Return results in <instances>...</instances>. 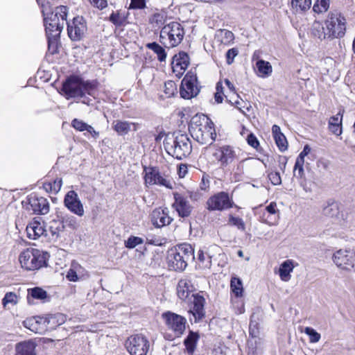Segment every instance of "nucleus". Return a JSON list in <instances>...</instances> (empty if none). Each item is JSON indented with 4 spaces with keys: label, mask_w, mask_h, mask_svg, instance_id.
Masks as SVG:
<instances>
[{
    "label": "nucleus",
    "mask_w": 355,
    "mask_h": 355,
    "mask_svg": "<svg viewBox=\"0 0 355 355\" xmlns=\"http://www.w3.org/2000/svg\"><path fill=\"white\" fill-rule=\"evenodd\" d=\"M145 171L144 180L146 184L164 186L168 189L173 188L171 180L166 176H163L157 167L145 168Z\"/></svg>",
    "instance_id": "15"
},
{
    "label": "nucleus",
    "mask_w": 355,
    "mask_h": 355,
    "mask_svg": "<svg viewBox=\"0 0 355 355\" xmlns=\"http://www.w3.org/2000/svg\"><path fill=\"white\" fill-rule=\"evenodd\" d=\"M191 144L189 137L184 134H178L170 148L172 156L178 159L186 157L191 152Z\"/></svg>",
    "instance_id": "8"
},
{
    "label": "nucleus",
    "mask_w": 355,
    "mask_h": 355,
    "mask_svg": "<svg viewBox=\"0 0 355 355\" xmlns=\"http://www.w3.org/2000/svg\"><path fill=\"white\" fill-rule=\"evenodd\" d=\"M343 114L339 112L336 115L331 116L329 121V130L336 136L342 134Z\"/></svg>",
    "instance_id": "29"
},
{
    "label": "nucleus",
    "mask_w": 355,
    "mask_h": 355,
    "mask_svg": "<svg viewBox=\"0 0 355 355\" xmlns=\"http://www.w3.org/2000/svg\"><path fill=\"white\" fill-rule=\"evenodd\" d=\"M25 209L34 214L44 215L49 211V203L44 197L31 195L27 198Z\"/></svg>",
    "instance_id": "12"
},
{
    "label": "nucleus",
    "mask_w": 355,
    "mask_h": 355,
    "mask_svg": "<svg viewBox=\"0 0 355 355\" xmlns=\"http://www.w3.org/2000/svg\"><path fill=\"white\" fill-rule=\"evenodd\" d=\"M49 257L47 252L35 248H27L20 254L19 260L25 270H35L46 266Z\"/></svg>",
    "instance_id": "2"
},
{
    "label": "nucleus",
    "mask_w": 355,
    "mask_h": 355,
    "mask_svg": "<svg viewBox=\"0 0 355 355\" xmlns=\"http://www.w3.org/2000/svg\"><path fill=\"white\" fill-rule=\"evenodd\" d=\"M17 353L15 355H35L33 352L34 347L28 343H19L16 347Z\"/></svg>",
    "instance_id": "43"
},
{
    "label": "nucleus",
    "mask_w": 355,
    "mask_h": 355,
    "mask_svg": "<svg viewBox=\"0 0 355 355\" xmlns=\"http://www.w3.org/2000/svg\"><path fill=\"white\" fill-rule=\"evenodd\" d=\"M272 132L275 139V143L282 152L287 150L288 142L284 135L281 132L279 126L273 125L272 127Z\"/></svg>",
    "instance_id": "27"
},
{
    "label": "nucleus",
    "mask_w": 355,
    "mask_h": 355,
    "mask_svg": "<svg viewBox=\"0 0 355 355\" xmlns=\"http://www.w3.org/2000/svg\"><path fill=\"white\" fill-rule=\"evenodd\" d=\"M67 33L71 40H80L87 31V24L82 16L75 17L71 22L67 21Z\"/></svg>",
    "instance_id": "13"
},
{
    "label": "nucleus",
    "mask_w": 355,
    "mask_h": 355,
    "mask_svg": "<svg viewBox=\"0 0 355 355\" xmlns=\"http://www.w3.org/2000/svg\"><path fill=\"white\" fill-rule=\"evenodd\" d=\"M47 324L46 330H53L65 322V315L62 313H55L47 315Z\"/></svg>",
    "instance_id": "31"
},
{
    "label": "nucleus",
    "mask_w": 355,
    "mask_h": 355,
    "mask_svg": "<svg viewBox=\"0 0 355 355\" xmlns=\"http://www.w3.org/2000/svg\"><path fill=\"white\" fill-rule=\"evenodd\" d=\"M239 51L236 48L229 49L226 53V62L228 64L234 62V58L238 55Z\"/></svg>",
    "instance_id": "56"
},
{
    "label": "nucleus",
    "mask_w": 355,
    "mask_h": 355,
    "mask_svg": "<svg viewBox=\"0 0 355 355\" xmlns=\"http://www.w3.org/2000/svg\"><path fill=\"white\" fill-rule=\"evenodd\" d=\"M93 85L89 81H84L78 76L68 77L62 84V91L67 98H82L85 94H90Z\"/></svg>",
    "instance_id": "3"
},
{
    "label": "nucleus",
    "mask_w": 355,
    "mask_h": 355,
    "mask_svg": "<svg viewBox=\"0 0 355 355\" xmlns=\"http://www.w3.org/2000/svg\"><path fill=\"white\" fill-rule=\"evenodd\" d=\"M198 259L200 262H201L202 264H204L205 267L209 268L211 266V257L210 256H206L205 255V253L202 250H199L198 252Z\"/></svg>",
    "instance_id": "51"
},
{
    "label": "nucleus",
    "mask_w": 355,
    "mask_h": 355,
    "mask_svg": "<svg viewBox=\"0 0 355 355\" xmlns=\"http://www.w3.org/2000/svg\"><path fill=\"white\" fill-rule=\"evenodd\" d=\"M184 31L182 26L176 21L164 25L161 29L159 42L164 47L170 49L177 46L183 40Z\"/></svg>",
    "instance_id": "4"
},
{
    "label": "nucleus",
    "mask_w": 355,
    "mask_h": 355,
    "mask_svg": "<svg viewBox=\"0 0 355 355\" xmlns=\"http://www.w3.org/2000/svg\"><path fill=\"white\" fill-rule=\"evenodd\" d=\"M212 156L222 167H226L237 159L236 153L233 147L228 145L215 148Z\"/></svg>",
    "instance_id": "14"
},
{
    "label": "nucleus",
    "mask_w": 355,
    "mask_h": 355,
    "mask_svg": "<svg viewBox=\"0 0 355 355\" xmlns=\"http://www.w3.org/2000/svg\"><path fill=\"white\" fill-rule=\"evenodd\" d=\"M304 333L309 336L310 343H318L321 338L320 334L311 327H305Z\"/></svg>",
    "instance_id": "47"
},
{
    "label": "nucleus",
    "mask_w": 355,
    "mask_h": 355,
    "mask_svg": "<svg viewBox=\"0 0 355 355\" xmlns=\"http://www.w3.org/2000/svg\"><path fill=\"white\" fill-rule=\"evenodd\" d=\"M30 297L33 299L40 300L44 301L47 298H49V295L47 292L40 287H34L32 288L28 289V296L27 300L29 304H31Z\"/></svg>",
    "instance_id": "36"
},
{
    "label": "nucleus",
    "mask_w": 355,
    "mask_h": 355,
    "mask_svg": "<svg viewBox=\"0 0 355 355\" xmlns=\"http://www.w3.org/2000/svg\"><path fill=\"white\" fill-rule=\"evenodd\" d=\"M189 64V58L187 53L180 52L174 55L172 61L173 72L182 75Z\"/></svg>",
    "instance_id": "23"
},
{
    "label": "nucleus",
    "mask_w": 355,
    "mask_h": 355,
    "mask_svg": "<svg viewBox=\"0 0 355 355\" xmlns=\"http://www.w3.org/2000/svg\"><path fill=\"white\" fill-rule=\"evenodd\" d=\"M193 289V286L190 279H180L177 286L178 296L180 300H184L189 297Z\"/></svg>",
    "instance_id": "25"
},
{
    "label": "nucleus",
    "mask_w": 355,
    "mask_h": 355,
    "mask_svg": "<svg viewBox=\"0 0 355 355\" xmlns=\"http://www.w3.org/2000/svg\"><path fill=\"white\" fill-rule=\"evenodd\" d=\"M220 36L222 37V42L223 43H230V42L233 41L234 39V34L232 31L228 30H220L219 31Z\"/></svg>",
    "instance_id": "53"
},
{
    "label": "nucleus",
    "mask_w": 355,
    "mask_h": 355,
    "mask_svg": "<svg viewBox=\"0 0 355 355\" xmlns=\"http://www.w3.org/2000/svg\"><path fill=\"white\" fill-rule=\"evenodd\" d=\"M200 89L197 86V76L192 71L188 72L182 79L180 89L181 97L190 99L198 95Z\"/></svg>",
    "instance_id": "9"
},
{
    "label": "nucleus",
    "mask_w": 355,
    "mask_h": 355,
    "mask_svg": "<svg viewBox=\"0 0 355 355\" xmlns=\"http://www.w3.org/2000/svg\"><path fill=\"white\" fill-rule=\"evenodd\" d=\"M62 179L60 178H57L53 181V182L52 183V187L54 193H58L62 187Z\"/></svg>",
    "instance_id": "62"
},
{
    "label": "nucleus",
    "mask_w": 355,
    "mask_h": 355,
    "mask_svg": "<svg viewBox=\"0 0 355 355\" xmlns=\"http://www.w3.org/2000/svg\"><path fill=\"white\" fill-rule=\"evenodd\" d=\"M176 91V85L172 80H168L164 84V93L168 97L173 96Z\"/></svg>",
    "instance_id": "50"
},
{
    "label": "nucleus",
    "mask_w": 355,
    "mask_h": 355,
    "mask_svg": "<svg viewBox=\"0 0 355 355\" xmlns=\"http://www.w3.org/2000/svg\"><path fill=\"white\" fill-rule=\"evenodd\" d=\"M328 39L343 37L346 31V19L338 12H331L325 20Z\"/></svg>",
    "instance_id": "6"
},
{
    "label": "nucleus",
    "mask_w": 355,
    "mask_h": 355,
    "mask_svg": "<svg viewBox=\"0 0 355 355\" xmlns=\"http://www.w3.org/2000/svg\"><path fill=\"white\" fill-rule=\"evenodd\" d=\"M64 205L73 214L80 217L84 216L83 205L75 191L71 190L67 193L64 198Z\"/></svg>",
    "instance_id": "17"
},
{
    "label": "nucleus",
    "mask_w": 355,
    "mask_h": 355,
    "mask_svg": "<svg viewBox=\"0 0 355 355\" xmlns=\"http://www.w3.org/2000/svg\"><path fill=\"white\" fill-rule=\"evenodd\" d=\"M174 202L173 208L178 212L180 218H188L191 216L193 207L186 197L178 193H173Z\"/></svg>",
    "instance_id": "16"
},
{
    "label": "nucleus",
    "mask_w": 355,
    "mask_h": 355,
    "mask_svg": "<svg viewBox=\"0 0 355 355\" xmlns=\"http://www.w3.org/2000/svg\"><path fill=\"white\" fill-rule=\"evenodd\" d=\"M162 318L165 320L168 328L171 329L176 336H180L183 334L187 323V320L184 317L168 311L162 314Z\"/></svg>",
    "instance_id": "11"
},
{
    "label": "nucleus",
    "mask_w": 355,
    "mask_h": 355,
    "mask_svg": "<svg viewBox=\"0 0 355 355\" xmlns=\"http://www.w3.org/2000/svg\"><path fill=\"white\" fill-rule=\"evenodd\" d=\"M268 177L273 185H279L282 183L280 174L277 171L270 172L268 173Z\"/></svg>",
    "instance_id": "55"
},
{
    "label": "nucleus",
    "mask_w": 355,
    "mask_h": 355,
    "mask_svg": "<svg viewBox=\"0 0 355 355\" xmlns=\"http://www.w3.org/2000/svg\"><path fill=\"white\" fill-rule=\"evenodd\" d=\"M150 218L153 225L158 228L168 225L173 221V218L168 216L167 209L164 210L161 208L154 209Z\"/></svg>",
    "instance_id": "20"
},
{
    "label": "nucleus",
    "mask_w": 355,
    "mask_h": 355,
    "mask_svg": "<svg viewBox=\"0 0 355 355\" xmlns=\"http://www.w3.org/2000/svg\"><path fill=\"white\" fill-rule=\"evenodd\" d=\"M147 0H131L129 8L130 9H144L146 7Z\"/></svg>",
    "instance_id": "57"
},
{
    "label": "nucleus",
    "mask_w": 355,
    "mask_h": 355,
    "mask_svg": "<svg viewBox=\"0 0 355 355\" xmlns=\"http://www.w3.org/2000/svg\"><path fill=\"white\" fill-rule=\"evenodd\" d=\"M37 319L35 318V316L31 318L26 319L23 322L24 326L33 331L41 334V331H43V328L37 327Z\"/></svg>",
    "instance_id": "44"
},
{
    "label": "nucleus",
    "mask_w": 355,
    "mask_h": 355,
    "mask_svg": "<svg viewBox=\"0 0 355 355\" xmlns=\"http://www.w3.org/2000/svg\"><path fill=\"white\" fill-rule=\"evenodd\" d=\"M303 166L304 165L297 166V165L295 164L293 169V175L297 178H302L304 176V172Z\"/></svg>",
    "instance_id": "59"
},
{
    "label": "nucleus",
    "mask_w": 355,
    "mask_h": 355,
    "mask_svg": "<svg viewBox=\"0 0 355 355\" xmlns=\"http://www.w3.org/2000/svg\"><path fill=\"white\" fill-rule=\"evenodd\" d=\"M58 217L59 218L60 221L63 224L64 227L67 226L72 230H76L78 228V223L76 218L73 216L60 212L58 215Z\"/></svg>",
    "instance_id": "38"
},
{
    "label": "nucleus",
    "mask_w": 355,
    "mask_h": 355,
    "mask_svg": "<svg viewBox=\"0 0 355 355\" xmlns=\"http://www.w3.org/2000/svg\"><path fill=\"white\" fill-rule=\"evenodd\" d=\"M37 318V327L43 328V330H46V325L47 324V316H35Z\"/></svg>",
    "instance_id": "60"
},
{
    "label": "nucleus",
    "mask_w": 355,
    "mask_h": 355,
    "mask_svg": "<svg viewBox=\"0 0 355 355\" xmlns=\"http://www.w3.org/2000/svg\"><path fill=\"white\" fill-rule=\"evenodd\" d=\"M353 253L352 250H339L334 254L333 261L338 267L349 270V259Z\"/></svg>",
    "instance_id": "22"
},
{
    "label": "nucleus",
    "mask_w": 355,
    "mask_h": 355,
    "mask_svg": "<svg viewBox=\"0 0 355 355\" xmlns=\"http://www.w3.org/2000/svg\"><path fill=\"white\" fill-rule=\"evenodd\" d=\"M144 239L141 237L130 236L126 241H125V247L129 249H132L138 245L143 244Z\"/></svg>",
    "instance_id": "46"
},
{
    "label": "nucleus",
    "mask_w": 355,
    "mask_h": 355,
    "mask_svg": "<svg viewBox=\"0 0 355 355\" xmlns=\"http://www.w3.org/2000/svg\"><path fill=\"white\" fill-rule=\"evenodd\" d=\"M168 269L174 271H183L187 266V257L178 252L177 249L171 250L167 256Z\"/></svg>",
    "instance_id": "18"
},
{
    "label": "nucleus",
    "mask_w": 355,
    "mask_h": 355,
    "mask_svg": "<svg viewBox=\"0 0 355 355\" xmlns=\"http://www.w3.org/2000/svg\"><path fill=\"white\" fill-rule=\"evenodd\" d=\"M311 6V0H291V7L296 12H304Z\"/></svg>",
    "instance_id": "40"
},
{
    "label": "nucleus",
    "mask_w": 355,
    "mask_h": 355,
    "mask_svg": "<svg viewBox=\"0 0 355 355\" xmlns=\"http://www.w3.org/2000/svg\"><path fill=\"white\" fill-rule=\"evenodd\" d=\"M311 33L313 37H317L320 40H324L326 38L328 39L327 28H324L322 23L318 21H315L312 24L311 28Z\"/></svg>",
    "instance_id": "35"
},
{
    "label": "nucleus",
    "mask_w": 355,
    "mask_h": 355,
    "mask_svg": "<svg viewBox=\"0 0 355 355\" xmlns=\"http://www.w3.org/2000/svg\"><path fill=\"white\" fill-rule=\"evenodd\" d=\"M71 126L79 132L86 131V132L84 133L85 135H86L87 133H89L94 139L99 137L98 132L96 131L92 125L85 123L82 120L74 119L71 121Z\"/></svg>",
    "instance_id": "26"
},
{
    "label": "nucleus",
    "mask_w": 355,
    "mask_h": 355,
    "mask_svg": "<svg viewBox=\"0 0 355 355\" xmlns=\"http://www.w3.org/2000/svg\"><path fill=\"white\" fill-rule=\"evenodd\" d=\"M276 207L277 204L275 202H272L266 207V210L270 214H275L277 212Z\"/></svg>",
    "instance_id": "63"
},
{
    "label": "nucleus",
    "mask_w": 355,
    "mask_h": 355,
    "mask_svg": "<svg viewBox=\"0 0 355 355\" xmlns=\"http://www.w3.org/2000/svg\"><path fill=\"white\" fill-rule=\"evenodd\" d=\"M18 302V297L17 295L13 292H8L6 293L4 297L2 300V304L4 307L9 304L12 305H16Z\"/></svg>",
    "instance_id": "45"
},
{
    "label": "nucleus",
    "mask_w": 355,
    "mask_h": 355,
    "mask_svg": "<svg viewBox=\"0 0 355 355\" xmlns=\"http://www.w3.org/2000/svg\"><path fill=\"white\" fill-rule=\"evenodd\" d=\"M177 251L182 256L187 257V261L190 259H194V250L190 244L183 243L180 245L178 249H177Z\"/></svg>",
    "instance_id": "42"
},
{
    "label": "nucleus",
    "mask_w": 355,
    "mask_h": 355,
    "mask_svg": "<svg viewBox=\"0 0 355 355\" xmlns=\"http://www.w3.org/2000/svg\"><path fill=\"white\" fill-rule=\"evenodd\" d=\"M198 119L196 117L193 118L189 131L199 143L206 144L209 142L211 144L216 137L213 122L207 119L205 125L198 124Z\"/></svg>",
    "instance_id": "5"
},
{
    "label": "nucleus",
    "mask_w": 355,
    "mask_h": 355,
    "mask_svg": "<svg viewBox=\"0 0 355 355\" xmlns=\"http://www.w3.org/2000/svg\"><path fill=\"white\" fill-rule=\"evenodd\" d=\"M191 297L193 298V300L191 301L192 308L189 312L193 314L195 318V322H197L202 319L205 316V312L204 306L205 300L199 293L192 294Z\"/></svg>",
    "instance_id": "19"
},
{
    "label": "nucleus",
    "mask_w": 355,
    "mask_h": 355,
    "mask_svg": "<svg viewBox=\"0 0 355 355\" xmlns=\"http://www.w3.org/2000/svg\"><path fill=\"white\" fill-rule=\"evenodd\" d=\"M247 141L248 144L254 148H257V147L259 146V142L257 138L252 133H250L248 135Z\"/></svg>",
    "instance_id": "58"
},
{
    "label": "nucleus",
    "mask_w": 355,
    "mask_h": 355,
    "mask_svg": "<svg viewBox=\"0 0 355 355\" xmlns=\"http://www.w3.org/2000/svg\"><path fill=\"white\" fill-rule=\"evenodd\" d=\"M256 67L259 76L261 78H267L272 74V67L269 62L261 59L259 60L256 63Z\"/></svg>",
    "instance_id": "33"
},
{
    "label": "nucleus",
    "mask_w": 355,
    "mask_h": 355,
    "mask_svg": "<svg viewBox=\"0 0 355 355\" xmlns=\"http://www.w3.org/2000/svg\"><path fill=\"white\" fill-rule=\"evenodd\" d=\"M293 270V264L291 260L284 261L279 267V275L282 281L288 282L291 279L290 273Z\"/></svg>",
    "instance_id": "34"
},
{
    "label": "nucleus",
    "mask_w": 355,
    "mask_h": 355,
    "mask_svg": "<svg viewBox=\"0 0 355 355\" xmlns=\"http://www.w3.org/2000/svg\"><path fill=\"white\" fill-rule=\"evenodd\" d=\"M66 277L70 282H76L78 280V277L76 272L73 269H69L67 272Z\"/></svg>",
    "instance_id": "61"
},
{
    "label": "nucleus",
    "mask_w": 355,
    "mask_h": 355,
    "mask_svg": "<svg viewBox=\"0 0 355 355\" xmlns=\"http://www.w3.org/2000/svg\"><path fill=\"white\" fill-rule=\"evenodd\" d=\"M125 347L131 355H147L150 349L148 339L142 334H135L125 341Z\"/></svg>",
    "instance_id": "7"
},
{
    "label": "nucleus",
    "mask_w": 355,
    "mask_h": 355,
    "mask_svg": "<svg viewBox=\"0 0 355 355\" xmlns=\"http://www.w3.org/2000/svg\"><path fill=\"white\" fill-rule=\"evenodd\" d=\"M27 236L31 239H37L41 236H48V231L40 220L35 218L26 227Z\"/></svg>",
    "instance_id": "21"
},
{
    "label": "nucleus",
    "mask_w": 355,
    "mask_h": 355,
    "mask_svg": "<svg viewBox=\"0 0 355 355\" xmlns=\"http://www.w3.org/2000/svg\"><path fill=\"white\" fill-rule=\"evenodd\" d=\"M233 201L230 198L229 194L225 191L219 192L207 201V209L209 211H223L232 208Z\"/></svg>",
    "instance_id": "10"
},
{
    "label": "nucleus",
    "mask_w": 355,
    "mask_h": 355,
    "mask_svg": "<svg viewBox=\"0 0 355 355\" xmlns=\"http://www.w3.org/2000/svg\"><path fill=\"white\" fill-rule=\"evenodd\" d=\"M228 223L231 225L236 226L239 230L242 231H244L245 229L244 221L239 217H235L232 215H230L229 217Z\"/></svg>",
    "instance_id": "49"
},
{
    "label": "nucleus",
    "mask_w": 355,
    "mask_h": 355,
    "mask_svg": "<svg viewBox=\"0 0 355 355\" xmlns=\"http://www.w3.org/2000/svg\"><path fill=\"white\" fill-rule=\"evenodd\" d=\"M128 19V12L121 10L112 11L108 21L116 27H121L125 25Z\"/></svg>",
    "instance_id": "28"
},
{
    "label": "nucleus",
    "mask_w": 355,
    "mask_h": 355,
    "mask_svg": "<svg viewBox=\"0 0 355 355\" xmlns=\"http://www.w3.org/2000/svg\"><path fill=\"white\" fill-rule=\"evenodd\" d=\"M64 230V225L60 220H52L49 223V230L51 235H49V239L57 241L60 237V232Z\"/></svg>",
    "instance_id": "30"
},
{
    "label": "nucleus",
    "mask_w": 355,
    "mask_h": 355,
    "mask_svg": "<svg viewBox=\"0 0 355 355\" xmlns=\"http://www.w3.org/2000/svg\"><path fill=\"white\" fill-rule=\"evenodd\" d=\"M146 48L153 51L157 56V59L159 62H164L166 58V53L164 49L160 46L158 43L154 42L148 43L146 45Z\"/></svg>",
    "instance_id": "39"
},
{
    "label": "nucleus",
    "mask_w": 355,
    "mask_h": 355,
    "mask_svg": "<svg viewBox=\"0 0 355 355\" xmlns=\"http://www.w3.org/2000/svg\"><path fill=\"white\" fill-rule=\"evenodd\" d=\"M167 15L165 12H158L153 14L149 17V24L152 25L153 28H160L162 27L166 21Z\"/></svg>",
    "instance_id": "37"
},
{
    "label": "nucleus",
    "mask_w": 355,
    "mask_h": 355,
    "mask_svg": "<svg viewBox=\"0 0 355 355\" xmlns=\"http://www.w3.org/2000/svg\"><path fill=\"white\" fill-rule=\"evenodd\" d=\"M90 4L95 8L102 10L108 6L107 0H89Z\"/></svg>",
    "instance_id": "54"
},
{
    "label": "nucleus",
    "mask_w": 355,
    "mask_h": 355,
    "mask_svg": "<svg viewBox=\"0 0 355 355\" xmlns=\"http://www.w3.org/2000/svg\"><path fill=\"white\" fill-rule=\"evenodd\" d=\"M216 92L214 94V99L217 103H221L223 100V87L220 82L216 84Z\"/></svg>",
    "instance_id": "52"
},
{
    "label": "nucleus",
    "mask_w": 355,
    "mask_h": 355,
    "mask_svg": "<svg viewBox=\"0 0 355 355\" xmlns=\"http://www.w3.org/2000/svg\"><path fill=\"white\" fill-rule=\"evenodd\" d=\"M230 286L232 291L235 294L236 297L242 296L243 288L241 279L237 277H232Z\"/></svg>",
    "instance_id": "41"
},
{
    "label": "nucleus",
    "mask_w": 355,
    "mask_h": 355,
    "mask_svg": "<svg viewBox=\"0 0 355 355\" xmlns=\"http://www.w3.org/2000/svg\"><path fill=\"white\" fill-rule=\"evenodd\" d=\"M42 12L44 17L49 48L55 47L60 35L64 25L67 24L68 8L60 6L56 7L53 12L49 14L46 12L45 6H43Z\"/></svg>",
    "instance_id": "1"
},
{
    "label": "nucleus",
    "mask_w": 355,
    "mask_h": 355,
    "mask_svg": "<svg viewBox=\"0 0 355 355\" xmlns=\"http://www.w3.org/2000/svg\"><path fill=\"white\" fill-rule=\"evenodd\" d=\"M199 338L197 333L190 331L189 335L184 340V344L189 355H193L196 347V344Z\"/></svg>",
    "instance_id": "32"
},
{
    "label": "nucleus",
    "mask_w": 355,
    "mask_h": 355,
    "mask_svg": "<svg viewBox=\"0 0 355 355\" xmlns=\"http://www.w3.org/2000/svg\"><path fill=\"white\" fill-rule=\"evenodd\" d=\"M338 207L336 202L329 203L323 209V214L325 216L333 217L338 214Z\"/></svg>",
    "instance_id": "48"
},
{
    "label": "nucleus",
    "mask_w": 355,
    "mask_h": 355,
    "mask_svg": "<svg viewBox=\"0 0 355 355\" xmlns=\"http://www.w3.org/2000/svg\"><path fill=\"white\" fill-rule=\"evenodd\" d=\"M209 187V180L207 177L203 176L202 182L200 183V189L202 190H206Z\"/></svg>",
    "instance_id": "64"
},
{
    "label": "nucleus",
    "mask_w": 355,
    "mask_h": 355,
    "mask_svg": "<svg viewBox=\"0 0 355 355\" xmlns=\"http://www.w3.org/2000/svg\"><path fill=\"white\" fill-rule=\"evenodd\" d=\"M138 124L127 121L114 120L112 123V129L117 132L119 135H125L131 130L137 131Z\"/></svg>",
    "instance_id": "24"
}]
</instances>
